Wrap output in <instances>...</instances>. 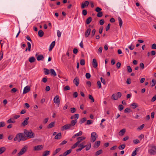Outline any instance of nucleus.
Listing matches in <instances>:
<instances>
[{
    "mask_svg": "<svg viewBox=\"0 0 156 156\" xmlns=\"http://www.w3.org/2000/svg\"><path fill=\"white\" fill-rule=\"evenodd\" d=\"M27 140L26 136H25L23 133H20L16 135V136L14 138L15 141H18L20 142L21 140L24 141Z\"/></svg>",
    "mask_w": 156,
    "mask_h": 156,
    "instance_id": "nucleus-1",
    "label": "nucleus"
},
{
    "mask_svg": "<svg viewBox=\"0 0 156 156\" xmlns=\"http://www.w3.org/2000/svg\"><path fill=\"white\" fill-rule=\"evenodd\" d=\"M87 13V12L86 10V9H83L82 12V14L84 16H86Z\"/></svg>",
    "mask_w": 156,
    "mask_h": 156,
    "instance_id": "nucleus-55",
    "label": "nucleus"
},
{
    "mask_svg": "<svg viewBox=\"0 0 156 156\" xmlns=\"http://www.w3.org/2000/svg\"><path fill=\"white\" fill-rule=\"evenodd\" d=\"M80 65L82 66H83L85 64V60L83 59L81 60L80 61Z\"/></svg>",
    "mask_w": 156,
    "mask_h": 156,
    "instance_id": "nucleus-48",
    "label": "nucleus"
},
{
    "mask_svg": "<svg viewBox=\"0 0 156 156\" xmlns=\"http://www.w3.org/2000/svg\"><path fill=\"white\" fill-rule=\"evenodd\" d=\"M135 48V46L131 44L130 45L128 46V48L130 49V50H133Z\"/></svg>",
    "mask_w": 156,
    "mask_h": 156,
    "instance_id": "nucleus-46",
    "label": "nucleus"
},
{
    "mask_svg": "<svg viewBox=\"0 0 156 156\" xmlns=\"http://www.w3.org/2000/svg\"><path fill=\"white\" fill-rule=\"evenodd\" d=\"M119 21V24L120 28H121L122 24V21L121 18L120 17H119L118 18Z\"/></svg>",
    "mask_w": 156,
    "mask_h": 156,
    "instance_id": "nucleus-25",
    "label": "nucleus"
},
{
    "mask_svg": "<svg viewBox=\"0 0 156 156\" xmlns=\"http://www.w3.org/2000/svg\"><path fill=\"white\" fill-rule=\"evenodd\" d=\"M79 78L77 77H76L74 79L73 83L76 86H77L79 84Z\"/></svg>",
    "mask_w": 156,
    "mask_h": 156,
    "instance_id": "nucleus-10",
    "label": "nucleus"
},
{
    "mask_svg": "<svg viewBox=\"0 0 156 156\" xmlns=\"http://www.w3.org/2000/svg\"><path fill=\"white\" fill-rule=\"evenodd\" d=\"M82 133H83L81 131H80L78 133L74 134L72 136V138H74L76 136H80L82 135Z\"/></svg>",
    "mask_w": 156,
    "mask_h": 156,
    "instance_id": "nucleus-19",
    "label": "nucleus"
},
{
    "mask_svg": "<svg viewBox=\"0 0 156 156\" xmlns=\"http://www.w3.org/2000/svg\"><path fill=\"white\" fill-rule=\"evenodd\" d=\"M125 145L124 144H122L120 145L118 147V148L119 150H122L125 148Z\"/></svg>",
    "mask_w": 156,
    "mask_h": 156,
    "instance_id": "nucleus-37",
    "label": "nucleus"
},
{
    "mask_svg": "<svg viewBox=\"0 0 156 156\" xmlns=\"http://www.w3.org/2000/svg\"><path fill=\"white\" fill-rule=\"evenodd\" d=\"M98 135L96 132H93L91 134V142H94L96 140Z\"/></svg>",
    "mask_w": 156,
    "mask_h": 156,
    "instance_id": "nucleus-5",
    "label": "nucleus"
},
{
    "mask_svg": "<svg viewBox=\"0 0 156 156\" xmlns=\"http://www.w3.org/2000/svg\"><path fill=\"white\" fill-rule=\"evenodd\" d=\"M30 90V87L29 86H27L24 88L23 91V94H25L28 92H29Z\"/></svg>",
    "mask_w": 156,
    "mask_h": 156,
    "instance_id": "nucleus-9",
    "label": "nucleus"
},
{
    "mask_svg": "<svg viewBox=\"0 0 156 156\" xmlns=\"http://www.w3.org/2000/svg\"><path fill=\"white\" fill-rule=\"evenodd\" d=\"M86 148V150L88 151L90 150L91 147V144L89 142L87 144L85 145Z\"/></svg>",
    "mask_w": 156,
    "mask_h": 156,
    "instance_id": "nucleus-26",
    "label": "nucleus"
},
{
    "mask_svg": "<svg viewBox=\"0 0 156 156\" xmlns=\"http://www.w3.org/2000/svg\"><path fill=\"white\" fill-rule=\"evenodd\" d=\"M92 18L91 17H88L86 20V23L87 24H89L92 21Z\"/></svg>",
    "mask_w": 156,
    "mask_h": 156,
    "instance_id": "nucleus-32",
    "label": "nucleus"
},
{
    "mask_svg": "<svg viewBox=\"0 0 156 156\" xmlns=\"http://www.w3.org/2000/svg\"><path fill=\"white\" fill-rule=\"evenodd\" d=\"M105 21L104 20H100L99 23L101 25H103Z\"/></svg>",
    "mask_w": 156,
    "mask_h": 156,
    "instance_id": "nucleus-64",
    "label": "nucleus"
},
{
    "mask_svg": "<svg viewBox=\"0 0 156 156\" xmlns=\"http://www.w3.org/2000/svg\"><path fill=\"white\" fill-rule=\"evenodd\" d=\"M150 147L151 149H149L148 150L149 153L151 155L154 154L156 150V147L153 145H150Z\"/></svg>",
    "mask_w": 156,
    "mask_h": 156,
    "instance_id": "nucleus-3",
    "label": "nucleus"
},
{
    "mask_svg": "<svg viewBox=\"0 0 156 156\" xmlns=\"http://www.w3.org/2000/svg\"><path fill=\"white\" fill-rule=\"evenodd\" d=\"M27 44L28 47V50L29 51H30V49L31 48V45L30 43L29 42H27Z\"/></svg>",
    "mask_w": 156,
    "mask_h": 156,
    "instance_id": "nucleus-52",
    "label": "nucleus"
},
{
    "mask_svg": "<svg viewBox=\"0 0 156 156\" xmlns=\"http://www.w3.org/2000/svg\"><path fill=\"white\" fill-rule=\"evenodd\" d=\"M102 153V150L101 149L100 150L96 152L95 155L96 156H98V155L101 154Z\"/></svg>",
    "mask_w": 156,
    "mask_h": 156,
    "instance_id": "nucleus-35",
    "label": "nucleus"
},
{
    "mask_svg": "<svg viewBox=\"0 0 156 156\" xmlns=\"http://www.w3.org/2000/svg\"><path fill=\"white\" fill-rule=\"evenodd\" d=\"M103 16V12H98V13L97 14V16L98 17H101Z\"/></svg>",
    "mask_w": 156,
    "mask_h": 156,
    "instance_id": "nucleus-43",
    "label": "nucleus"
},
{
    "mask_svg": "<svg viewBox=\"0 0 156 156\" xmlns=\"http://www.w3.org/2000/svg\"><path fill=\"white\" fill-rule=\"evenodd\" d=\"M44 57L43 55H39L37 57V61L43 60L44 59Z\"/></svg>",
    "mask_w": 156,
    "mask_h": 156,
    "instance_id": "nucleus-22",
    "label": "nucleus"
},
{
    "mask_svg": "<svg viewBox=\"0 0 156 156\" xmlns=\"http://www.w3.org/2000/svg\"><path fill=\"white\" fill-rule=\"evenodd\" d=\"M55 125V122H51L48 126V128H51L54 126Z\"/></svg>",
    "mask_w": 156,
    "mask_h": 156,
    "instance_id": "nucleus-36",
    "label": "nucleus"
},
{
    "mask_svg": "<svg viewBox=\"0 0 156 156\" xmlns=\"http://www.w3.org/2000/svg\"><path fill=\"white\" fill-rule=\"evenodd\" d=\"M55 45V41H53L51 44L49 48V51H50L51 50L52 48H54Z\"/></svg>",
    "mask_w": 156,
    "mask_h": 156,
    "instance_id": "nucleus-18",
    "label": "nucleus"
},
{
    "mask_svg": "<svg viewBox=\"0 0 156 156\" xmlns=\"http://www.w3.org/2000/svg\"><path fill=\"white\" fill-rule=\"evenodd\" d=\"M86 139V137L82 136L78 137L77 138V140H78L77 142L79 144L82 140H85Z\"/></svg>",
    "mask_w": 156,
    "mask_h": 156,
    "instance_id": "nucleus-14",
    "label": "nucleus"
},
{
    "mask_svg": "<svg viewBox=\"0 0 156 156\" xmlns=\"http://www.w3.org/2000/svg\"><path fill=\"white\" fill-rule=\"evenodd\" d=\"M44 34L43 31L41 30H39L38 32V36L40 37H43L44 35Z\"/></svg>",
    "mask_w": 156,
    "mask_h": 156,
    "instance_id": "nucleus-30",
    "label": "nucleus"
},
{
    "mask_svg": "<svg viewBox=\"0 0 156 156\" xmlns=\"http://www.w3.org/2000/svg\"><path fill=\"white\" fill-rule=\"evenodd\" d=\"M133 142L134 144H137L139 143L140 142V141L138 140H134L133 141Z\"/></svg>",
    "mask_w": 156,
    "mask_h": 156,
    "instance_id": "nucleus-63",
    "label": "nucleus"
},
{
    "mask_svg": "<svg viewBox=\"0 0 156 156\" xmlns=\"http://www.w3.org/2000/svg\"><path fill=\"white\" fill-rule=\"evenodd\" d=\"M50 153L49 151H46L43 152L42 156H47Z\"/></svg>",
    "mask_w": 156,
    "mask_h": 156,
    "instance_id": "nucleus-33",
    "label": "nucleus"
},
{
    "mask_svg": "<svg viewBox=\"0 0 156 156\" xmlns=\"http://www.w3.org/2000/svg\"><path fill=\"white\" fill-rule=\"evenodd\" d=\"M140 67L142 69H143L144 68V65L142 62H141L140 63Z\"/></svg>",
    "mask_w": 156,
    "mask_h": 156,
    "instance_id": "nucleus-62",
    "label": "nucleus"
},
{
    "mask_svg": "<svg viewBox=\"0 0 156 156\" xmlns=\"http://www.w3.org/2000/svg\"><path fill=\"white\" fill-rule=\"evenodd\" d=\"M92 65L94 68H96L98 66V63L96 60L95 59H93L92 61Z\"/></svg>",
    "mask_w": 156,
    "mask_h": 156,
    "instance_id": "nucleus-15",
    "label": "nucleus"
},
{
    "mask_svg": "<svg viewBox=\"0 0 156 156\" xmlns=\"http://www.w3.org/2000/svg\"><path fill=\"white\" fill-rule=\"evenodd\" d=\"M71 128V127L70 126V125H69V124H67L63 126L62 127V130H65L67 129H69Z\"/></svg>",
    "mask_w": 156,
    "mask_h": 156,
    "instance_id": "nucleus-13",
    "label": "nucleus"
},
{
    "mask_svg": "<svg viewBox=\"0 0 156 156\" xmlns=\"http://www.w3.org/2000/svg\"><path fill=\"white\" fill-rule=\"evenodd\" d=\"M44 72L45 75H48L49 73V71H50L48 69L44 68Z\"/></svg>",
    "mask_w": 156,
    "mask_h": 156,
    "instance_id": "nucleus-38",
    "label": "nucleus"
},
{
    "mask_svg": "<svg viewBox=\"0 0 156 156\" xmlns=\"http://www.w3.org/2000/svg\"><path fill=\"white\" fill-rule=\"evenodd\" d=\"M79 144L77 143V142L75 143V144H74L73 145L72 147H71V148L72 149H74V148H75V147H76Z\"/></svg>",
    "mask_w": 156,
    "mask_h": 156,
    "instance_id": "nucleus-50",
    "label": "nucleus"
},
{
    "mask_svg": "<svg viewBox=\"0 0 156 156\" xmlns=\"http://www.w3.org/2000/svg\"><path fill=\"white\" fill-rule=\"evenodd\" d=\"M97 85L98 86V88H100L101 87V83L100 81H98L97 82Z\"/></svg>",
    "mask_w": 156,
    "mask_h": 156,
    "instance_id": "nucleus-61",
    "label": "nucleus"
},
{
    "mask_svg": "<svg viewBox=\"0 0 156 156\" xmlns=\"http://www.w3.org/2000/svg\"><path fill=\"white\" fill-rule=\"evenodd\" d=\"M72 151L71 149H69L67 151L65 152H64L63 154V155H62L63 156H66L67 155L69 154L70 153H71V152Z\"/></svg>",
    "mask_w": 156,
    "mask_h": 156,
    "instance_id": "nucleus-24",
    "label": "nucleus"
},
{
    "mask_svg": "<svg viewBox=\"0 0 156 156\" xmlns=\"http://www.w3.org/2000/svg\"><path fill=\"white\" fill-rule=\"evenodd\" d=\"M24 133L26 135V136L28 138H33L34 137L35 134L31 130L28 131L26 129L24 130Z\"/></svg>",
    "mask_w": 156,
    "mask_h": 156,
    "instance_id": "nucleus-2",
    "label": "nucleus"
},
{
    "mask_svg": "<svg viewBox=\"0 0 156 156\" xmlns=\"http://www.w3.org/2000/svg\"><path fill=\"white\" fill-rule=\"evenodd\" d=\"M131 112V109L129 108H126L124 110V112Z\"/></svg>",
    "mask_w": 156,
    "mask_h": 156,
    "instance_id": "nucleus-59",
    "label": "nucleus"
},
{
    "mask_svg": "<svg viewBox=\"0 0 156 156\" xmlns=\"http://www.w3.org/2000/svg\"><path fill=\"white\" fill-rule=\"evenodd\" d=\"M12 119L11 118L10 119L7 121V122L8 123H13L15 122V121L13 120H12Z\"/></svg>",
    "mask_w": 156,
    "mask_h": 156,
    "instance_id": "nucleus-41",
    "label": "nucleus"
},
{
    "mask_svg": "<svg viewBox=\"0 0 156 156\" xmlns=\"http://www.w3.org/2000/svg\"><path fill=\"white\" fill-rule=\"evenodd\" d=\"M101 143V142L100 141H96L95 143V144L94 145V147H98L100 145Z\"/></svg>",
    "mask_w": 156,
    "mask_h": 156,
    "instance_id": "nucleus-28",
    "label": "nucleus"
},
{
    "mask_svg": "<svg viewBox=\"0 0 156 156\" xmlns=\"http://www.w3.org/2000/svg\"><path fill=\"white\" fill-rule=\"evenodd\" d=\"M29 117H27L24 119V121L21 123V126L23 127H24L27 125L29 123Z\"/></svg>",
    "mask_w": 156,
    "mask_h": 156,
    "instance_id": "nucleus-6",
    "label": "nucleus"
},
{
    "mask_svg": "<svg viewBox=\"0 0 156 156\" xmlns=\"http://www.w3.org/2000/svg\"><path fill=\"white\" fill-rule=\"evenodd\" d=\"M138 149V148H136L135 150L133 151L132 152L131 156H135L136 154V151Z\"/></svg>",
    "mask_w": 156,
    "mask_h": 156,
    "instance_id": "nucleus-39",
    "label": "nucleus"
},
{
    "mask_svg": "<svg viewBox=\"0 0 156 156\" xmlns=\"http://www.w3.org/2000/svg\"><path fill=\"white\" fill-rule=\"evenodd\" d=\"M36 60V59L34 57H30L29 59V61L31 63L34 62Z\"/></svg>",
    "mask_w": 156,
    "mask_h": 156,
    "instance_id": "nucleus-29",
    "label": "nucleus"
},
{
    "mask_svg": "<svg viewBox=\"0 0 156 156\" xmlns=\"http://www.w3.org/2000/svg\"><path fill=\"white\" fill-rule=\"evenodd\" d=\"M101 80L102 83H103L104 85H105L106 84V82L104 79L101 77L100 78Z\"/></svg>",
    "mask_w": 156,
    "mask_h": 156,
    "instance_id": "nucleus-58",
    "label": "nucleus"
},
{
    "mask_svg": "<svg viewBox=\"0 0 156 156\" xmlns=\"http://www.w3.org/2000/svg\"><path fill=\"white\" fill-rule=\"evenodd\" d=\"M102 10V9L99 8V7H97L96 8V9H95V11L97 12H101L100 11Z\"/></svg>",
    "mask_w": 156,
    "mask_h": 156,
    "instance_id": "nucleus-60",
    "label": "nucleus"
},
{
    "mask_svg": "<svg viewBox=\"0 0 156 156\" xmlns=\"http://www.w3.org/2000/svg\"><path fill=\"white\" fill-rule=\"evenodd\" d=\"M61 138V133H59L56 134L55 137V139L58 140L60 139Z\"/></svg>",
    "mask_w": 156,
    "mask_h": 156,
    "instance_id": "nucleus-20",
    "label": "nucleus"
},
{
    "mask_svg": "<svg viewBox=\"0 0 156 156\" xmlns=\"http://www.w3.org/2000/svg\"><path fill=\"white\" fill-rule=\"evenodd\" d=\"M76 111V109L74 108H70V112L71 113H74Z\"/></svg>",
    "mask_w": 156,
    "mask_h": 156,
    "instance_id": "nucleus-44",
    "label": "nucleus"
},
{
    "mask_svg": "<svg viewBox=\"0 0 156 156\" xmlns=\"http://www.w3.org/2000/svg\"><path fill=\"white\" fill-rule=\"evenodd\" d=\"M79 117V114H76L71 116L70 117V119H75L77 120V119H78Z\"/></svg>",
    "mask_w": 156,
    "mask_h": 156,
    "instance_id": "nucleus-16",
    "label": "nucleus"
},
{
    "mask_svg": "<svg viewBox=\"0 0 156 156\" xmlns=\"http://www.w3.org/2000/svg\"><path fill=\"white\" fill-rule=\"evenodd\" d=\"M84 143L82 142L80 143L79 145L78 146V147H80L81 148H82V149H83L84 147H86L85 145H83Z\"/></svg>",
    "mask_w": 156,
    "mask_h": 156,
    "instance_id": "nucleus-42",
    "label": "nucleus"
},
{
    "mask_svg": "<svg viewBox=\"0 0 156 156\" xmlns=\"http://www.w3.org/2000/svg\"><path fill=\"white\" fill-rule=\"evenodd\" d=\"M91 30L90 28H88L85 31V37L87 38L90 35Z\"/></svg>",
    "mask_w": 156,
    "mask_h": 156,
    "instance_id": "nucleus-12",
    "label": "nucleus"
},
{
    "mask_svg": "<svg viewBox=\"0 0 156 156\" xmlns=\"http://www.w3.org/2000/svg\"><path fill=\"white\" fill-rule=\"evenodd\" d=\"M112 98L114 100H117L118 99V97L116 94H113L112 96Z\"/></svg>",
    "mask_w": 156,
    "mask_h": 156,
    "instance_id": "nucleus-23",
    "label": "nucleus"
},
{
    "mask_svg": "<svg viewBox=\"0 0 156 156\" xmlns=\"http://www.w3.org/2000/svg\"><path fill=\"white\" fill-rule=\"evenodd\" d=\"M6 148L4 147H0V154L4 152L6 150Z\"/></svg>",
    "mask_w": 156,
    "mask_h": 156,
    "instance_id": "nucleus-31",
    "label": "nucleus"
},
{
    "mask_svg": "<svg viewBox=\"0 0 156 156\" xmlns=\"http://www.w3.org/2000/svg\"><path fill=\"white\" fill-rule=\"evenodd\" d=\"M95 32L96 30L95 29H94L92 30L91 34V36L92 37H93L94 36L95 34Z\"/></svg>",
    "mask_w": 156,
    "mask_h": 156,
    "instance_id": "nucleus-51",
    "label": "nucleus"
},
{
    "mask_svg": "<svg viewBox=\"0 0 156 156\" xmlns=\"http://www.w3.org/2000/svg\"><path fill=\"white\" fill-rule=\"evenodd\" d=\"M50 71L51 73L52 76H55L56 75V72H55L54 69H50Z\"/></svg>",
    "mask_w": 156,
    "mask_h": 156,
    "instance_id": "nucleus-27",
    "label": "nucleus"
},
{
    "mask_svg": "<svg viewBox=\"0 0 156 156\" xmlns=\"http://www.w3.org/2000/svg\"><path fill=\"white\" fill-rule=\"evenodd\" d=\"M53 101L55 103L59 104L60 99H59V96L58 95H56Z\"/></svg>",
    "mask_w": 156,
    "mask_h": 156,
    "instance_id": "nucleus-8",
    "label": "nucleus"
},
{
    "mask_svg": "<svg viewBox=\"0 0 156 156\" xmlns=\"http://www.w3.org/2000/svg\"><path fill=\"white\" fill-rule=\"evenodd\" d=\"M70 89V88L68 86H66L65 87H64V91H66L67 90H69Z\"/></svg>",
    "mask_w": 156,
    "mask_h": 156,
    "instance_id": "nucleus-56",
    "label": "nucleus"
},
{
    "mask_svg": "<svg viewBox=\"0 0 156 156\" xmlns=\"http://www.w3.org/2000/svg\"><path fill=\"white\" fill-rule=\"evenodd\" d=\"M124 107L122 105H120L118 107L119 110L121 111L123 109Z\"/></svg>",
    "mask_w": 156,
    "mask_h": 156,
    "instance_id": "nucleus-54",
    "label": "nucleus"
},
{
    "mask_svg": "<svg viewBox=\"0 0 156 156\" xmlns=\"http://www.w3.org/2000/svg\"><path fill=\"white\" fill-rule=\"evenodd\" d=\"M89 4V2L88 1H85L84 3H82L81 5V8L82 9H83L85 8V7H87Z\"/></svg>",
    "mask_w": 156,
    "mask_h": 156,
    "instance_id": "nucleus-11",
    "label": "nucleus"
},
{
    "mask_svg": "<svg viewBox=\"0 0 156 156\" xmlns=\"http://www.w3.org/2000/svg\"><path fill=\"white\" fill-rule=\"evenodd\" d=\"M87 120V118L86 117H84L80 121V123L81 124H82L84 122H85Z\"/></svg>",
    "mask_w": 156,
    "mask_h": 156,
    "instance_id": "nucleus-40",
    "label": "nucleus"
},
{
    "mask_svg": "<svg viewBox=\"0 0 156 156\" xmlns=\"http://www.w3.org/2000/svg\"><path fill=\"white\" fill-rule=\"evenodd\" d=\"M85 76L86 78L87 79L90 78L91 76L90 74L89 73H87Z\"/></svg>",
    "mask_w": 156,
    "mask_h": 156,
    "instance_id": "nucleus-57",
    "label": "nucleus"
},
{
    "mask_svg": "<svg viewBox=\"0 0 156 156\" xmlns=\"http://www.w3.org/2000/svg\"><path fill=\"white\" fill-rule=\"evenodd\" d=\"M127 69L128 70V72L129 73H131L132 71V69L131 67L129 66H127Z\"/></svg>",
    "mask_w": 156,
    "mask_h": 156,
    "instance_id": "nucleus-49",
    "label": "nucleus"
},
{
    "mask_svg": "<svg viewBox=\"0 0 156 156\" xmlns=\"http://www.w3.org/2000/svg\"><path fill=\"white\" fill-rule=\"evenodd\" d=\"M131 106H132V108L133 109H135L136 108L138 107V105L137 104L133 103L131 105Z\"/></svg>",
    "mask_w": 156,
    "mask_h": 156,
    "instance_id": "nucleus-34",
    "label": "nucleus"
},
{
    "mask_svg": "<svg viewBox=\"0 0 156 156\" xmlns=\"http://www.w3.org/2000/svg\"><path fill=\"white\" fill-rule=\"evenodd\" d=\"M5 125V122H4L2 121L0 122V128L3 127Z\"/></svg>",
    "mask_w": 156,
    "mask_h": 156,
    "instance_id": "nucleus-53",
    "label": "nucleus"
},
{
    "mask_svg": "<svg viewBox=\"0 0 156 156\" xmlns=\"http://www.w3.org/2000/svg\"><path fill=\"white\" fill-rule=\"evenodd\" d=\"M28 149V147L27 145L24 146L21 150L20 152L18 153L17 156H20L22 155L26 152Z\"/></svg>",
    "mask_w": 156,
    "mask_h": 156,
    "instance_id": "nucleus-4",
    "label": "nucleus"
},
{
    "mask_svg": "<svg viewBox=\"0 0 156 156\" xmlns=\"http://www.w3.org/2000/svg\"><path fill=\"white\" fill-rule=\"evenodd\" d=\"M126 132V129H123L121 130L119 132V135L120 136H123Z\"/></svg>",
    "mask_w": 156,
    "mask_h": 156,
    "instance_id": "nucleus-21",
    "label": "nucleus"
},
{
    "mask_svg": "<svg viewBox=\"0 0 156 156\" xmlns=\"http://www.w3.org/2000/svg\"><path fill=\"white\" fill-rule=\"evenodd\" d=\"M77 122V121L76 119L72 120L70 124H69L71 127L72 126H74Z\"/></svg>",
    "mask_w": 156,
    "mask_h": 156,
    "instance_id": "nucleus-17",
    "label": "nucleus"
},
{
    "mask_svg": "<svg viewBox=\"0 0 156 156\" xmlns=\"http://www.w3.org/2000/svg\"><path fill=\"white\" fill-rule=\"evenodd\" d=\"M89 98L91 100L92 102H94V99L92 95L90 94L89 96Z\"/></svg>",
    "mask_w": 156,
    "mask_h": 156,
    "instance_id": "nucleus-45",
    "label": "nucleus"
},
{
    "mask_svg": "<svg viewBox=\"0 0 156 156\" xmlns=\"http://www.w3.org/2000/svg\"><path fill=\"white\" fill-rule=\"evenodd\" d=\"M156 83V81L155 80H154V79H153L152 80V85H151V87H152L155 85Z\"/></svg>",
    "mask_w": 156,
    "mask_h": 156,
    "instance_id": "nucleus-47",
    "label": "nucleus"
},
{
    "mask_svg": "<svg viewBox=\"0 0 156 156\" xmlns=\"http://www.w3.org/2000/svg\"><path fill=\"white\" fill-rule=\"evenodd\" d=\"M43 148L42 145H40L36 146L34 147V151H40Z\"/></svg>",
    "mask_w": 156,
    "mask_h": 156,
    "instance_id": "nucleus-7",
    "label": "nucleus"
}]
</instances>
